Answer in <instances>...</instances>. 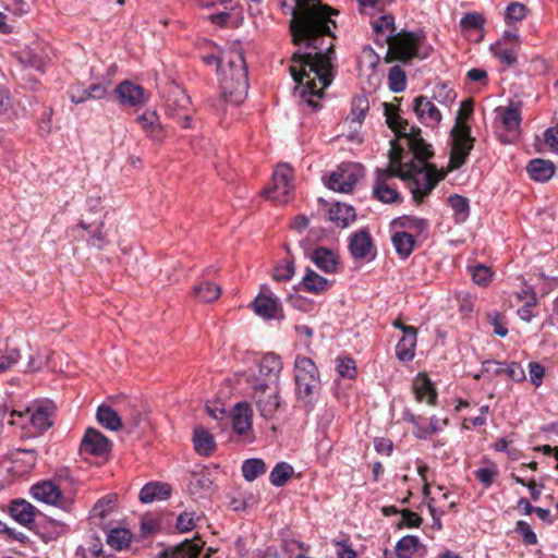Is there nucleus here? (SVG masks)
<instances>
[{
	"mask_svg": "<svg viewBox=\"0 0 558 558\" xmlns=\"http://www.w3.org/2000/svg\"><path fill=\"white\" fill-rule=\"evenodd\" d=\"M290 31L292 41L299 49L291 58L290 74L296 83L299 96L313 110L319 108L314 97L322 98L324 89L333 80L335 38L331 28L336 14L317 0H293Z\"/></svg>",
	"mask_w": 558,
	"mask_h": 558,
	"instance_id": "1",
	"label": "nucleus"
},
{
	"mask_svg": "<svg viewBox=\"0 0 558 558\" xmlns=\"http://www.w3.org/2000/svg\"><path fill=\"white\" fill-rule=\"evenodd\" d=\"M218 74L225 100L234 105L241 104L246 98L250 87L243 52L238 48L223 51Z\"/></svg>",
	"mask_w": 558,
	"mask_h": 558,
	"instance_id": "2",
	"label": "nucleus"
},
{
	"mask_svg": "<svg viewBox=\"0 0 558 558\" xmlns=\"http://www.w3.org/2000/svg\"><path fill=\"white\" fill-rule=\"evenodd\" d=\"M384 114L388 126L396 135L404 141V145L412 151V159L409 162H402L401 167L427 168V160L432 157L433 151L430 145L425 143L421 137V130L410 124L403 119L399 110L388 102H383Z\"/></svg>",
	"mask_w": 558,
	"mask_h": 558,
	"instance_id": "3",
	"label": "nucleus"
},
{
	"mask_svg": "<svg viewBox=\"0 0 558 558\" xmlns=\"http://www.w3.org/2000/svg\"><path fill=\"white\" fill-rule=\"evenodd\" d=\"M474 110V101L464 99L456 116V123L450 132L451 153L449 168L459 169L468 160L469 154L474 146V137L471 136V128L466 121L471 118Z\"/></svg>",
	"mask_w": 558,
	"mask_h": 558,
	"instance_id": "4",
	"label": "nucleus"
},
{
	"mask_svg": "<svg viewBox=\"0 0 558 558\" xmlns=\"http://www.w3.org/2000/svg\"><path fill=\"white\" fill-rule=\"evenodd\" d=\"M433 48L426 43L423 32H408L397 34L388 43L386 61L399 60L408 62L414 58L426 59L430 56Z\"/></svg>",
	"mask_w": 558,
	"mask_h": 558,
	"instance_id": "5",
	"label": "nucleus"
},
{
	"mask_svg": "<svg viewBox=\"0 0 558 558\" xmlns=\"http://www.w3.org/2000/svg\"><path fill=\"white\" fill-rule=\"evenodd\" d=\"M295 393L300 402L312 409L320 390V378L317 366L312 359L296 356L294 361Z\"/></svg>",
	"mask_w": 558,
	"mask_h": 558,
	"instance_id": "6",
	"label": "nucleus"
},
{
	"mask_svg": "<svg viewBox=\"0 0 558 558\" xmlns=\"http://www.w3.org/2000/svg\"><path fill=\"white\" fill-rule=\"evenodd\" d=\"M400 177L409 180V187L416 203L423 202L441 179L436 175L435 169H430V167H401Z\"/></svg>",
	"mask_w": 558,
	"mask_h": 558,
	"instance_id": "7",
	"label": "nucleus"
},
{
	"mask_svg": "<svg viewBox=\"0 0 558 558\" xmlns=\"http://www.w3.org/2000/svg\"><path fill=\"white\" fill-rule=\"evenodd\" d=\"M252 398L263 418H271L280 409L279 385H262V379H250Z\"/></svg>",
	"mask_w": 558,
	"mask_h": 558,
	"instance_id": "8",
	"label": "nucleus"
},
{
	"mask_svg": "<svg viewBox=\"0 0 558 558\" xmlns=\"http://www.w3.org/2000/svg\"><path fill=\"white\" fill-rule=\"evenodd\" d=\"M293 171L287 165L278 166L272 174V183L264 190L267 198L287 203L293 189Z\"/></svg>",
	"mask_w": 558,
	"mask_h": 558,
	"instance_id": "9",
	"label": "nucleus"
},
{
	"mask_svg": "<svg viewBox=\"0 0 558 558\" xmlns=\"http://www.w3.org/2000/svg\"><path fill=\"white\" fill-rule=\"evenodd\" d=\"M20 61L24 66L21 73V80L24 81L29 88H35L38 81L37 78H31L27 70L34 69L43 74L50 61L49 53L46 49L37 45L22 52Z\"/></svg>",
	"mask_w": 558,
	"mask_h": 558,
	"instance_id": "10",
	"label": "nucleus"
},
{
	"mask_svg": "<svg viewBox=\"0 0 558 558\" xmlns=\"http://www.w3.org/2000/svg\"><path fill=\"white\" fill-rule=\"evenodd\" d=\"M359 177L360 169L357 165L341 163L337 170L329 174L326 186L335 192L351 193L359 181Z\"/></svg>",
	"mask_w": 558,
	"mask_h": 558,
	"instance_id": "11",
	"label": "nucleus"
},
{
	"mask_svg": "<svg viewBox=\"0 0 558 558\" xmlns=\"http://www.w3.org/2000/svg\"><path fill=\"white\" fill-rule=\"evenodd\" d=\"M396 172L390 168L376 169V178L373 185V195L376 199L385 204L397 203L400 199L399 192L391 186L389 181L395 177Z\"/></svg>",
	"mask_w": 558,
	"mask_h": 558,
	"instance_id": "12",
	"label": "nucleus"
},
{
	"mask_svg": "<svg viewBox=\"0 0 558 558\" xmlns=\"http://www.w3.org/2000/svg\"><path fill=\"white\" fill-rule=\"evenodd\" d=\"M282 369V362L275 353L265 354L258 363V375L255 373L247 375L246 383L253 377L260 378L262 385H279V376Z\"/></svg>",
	"mask_w": 558,
	"mask_h": 558,
	"instance_id": "13",
	"label": "nucleus"
},
{
	"mask_svg": "<svg viewBox=\"0 0 558 558\" xmlns=\"http://www.w3.org/2000/svg\"><path fill=\"white\" fill-rule=\"evenodd\" d=\"M482 372L493 374L495 376L506 375L513 381L521 383L525 380V371L518 362H499L487 360L482 363Z\"/></svg>",
	"mask_w": 558,
	"mask_h": 558,
	"instance_id": "14",
	"label": "nucleus"
},
{
	"mask_svg": "<svg viewBox=\"0 0 558 558\" xmlns=\"http://www.w3.org/2000/svg\"><path fill=\"white\" fill-rule=\"evenodd\" d=\"M31 492L36 500L48 505L59 506L66 510L70 509L71 502L64 500L60 488L50 481L35 484Z\"/></svg>",
	"mask_w": 558,
	"mask_h": 558,
	"instance_id": "15",
	"label": "nucleus"
},
{
	"mask_svg": "<svg viewBox=\"0 0 558 558\" xmlns=\"http://www.w3.org/2000/svg\"><path fill=\"white\" fill-rule=\"evenodd\" d=\"M28 414L29 418H50L58 415V405L54 401L41 398L29 402L23 410H12L11 416L22 417Z\"/></svg>",
	"mask_w": 558,
	"mask_h": 558,
	"instance_id": "16",
	"label": "nucleus"
},
{
	"mask_svg": "<svg viewBox=\"0 0 558 558\" xmlns=\"http://www.w3.org/2000/svg\"><path fill=\"white\" fill-rule=\"evenodd\" d=\"M413 111L418 121L426 126L435 128L441 121V113L426 96H417L413 100Z\"/></svg>",
	"mask_w": 558,
	"mask_h": 558,
	"instance_id": "17",
	"label": "nucleus"
},
{
	"mask_svg": "<svg viewBox=\"0 0 558 558\" xmlns=\"http://www.w3.org/2000/svg\"><path fill=\"white\" fill-rule=\"evenodd\" d=\"M114 93L122 106L138 107L148 100L144 88L129 80L118 84Z\"/></svg>",
	"mask_w": 558,
	"mask_h": 558,
	"instance_id": "18",
	"label": "nucleus"
},
{
	"mask_svg": "<svg viewBox=\"0 0 558 558\" xmlns=\"http://www.w3.org/2000/svg\"><path fill=\"white\" fill-rule=\"evenodd\" d=\"M81 450L97 457H102L110 452V441L98 430L88 428L82 439Z\"/></svg>",
	"mask_w": 558,
	"mask_h": 558,
	"instance_id": "19",
	"label": "nucleus"
},
{
	"mask_svg": "<svg viewBox=\"0 0 558 558\" xmlns=\"http://www.w3.org/2000/svg\"><path fill=\"white\" fill-rule=\"evenodd\" d=\"M136 122L151 141L161 143L165 140L166 132L155 110H146L136 118Z\"/></svg>",
	"mask_w": 558,
	"mask_h": 558,
	"instance_id": "20",
	"label": "nucleus"
},
{
	"mask_svg": "<svg viewBox=\"0 0 558 558\" xmlns=\"http://www.w3.org/2000/svg\"><path fill=\"white\" fill-rule=\"evenodd\" d=\"M68 94L71 102L78 105L89 99H102L107 94V86L101 83L92 84L89 87L75 85L69 89Z\"/></svg>",
	"mask_w": 558,
	"mask_h": 558,
	"instance_id": "21",
	"label": "nucleus"
},
{
	"mask_svg": "<svg viewBox=\"0 0 558 558\" xmlns=\"http://www.w3.org/2000/svg\"><path fill=\"white\" fill-rule=\"evenodd\" d=\"M192 442L195 452L202 457H209L217 450L214 435L202 425L194 427Z\"/></svg>",
	"mask_w": 558,
	"mask_h": 558,
	"instance_id": "22",
	"label": "nucleus"
},
{
	"mask_svg": "<svg viewBox=\"0 0 558 558\" xmlns=\"http://www.w3.org/2000/svg\"><path fill=\"white\" fill-rule=\"evenodd\" d=\"M521 108V102L513 101H511L507 107L496 108L497 117L506 131L515 132L519 130L522 121Z\"/></svg>",
	"mask_w": 558,
	"mask_h": 558,
	"instance_id": "23",
	"label": "nucleus"
},
{
	"mask_svg": "<svg viewBox=\"0 0 558 558\" xmlns=\"http://www.w3.org/2000/svg\"><path fill=\"white\" fill-rule=\"evenodd\" d=\"M521 44L506 45L505 41H496L490 45L492 54L507 68H513L518 63V53Z\"/></svg>",
	"mask_w": 558,
	"mask_h": 558,
	"instance_id": "24",
	"label": "nucleus"
},
{
	"mask_svg": "<svg viewBox=\"0 0 558 558\" xmlns=\"http://www.w3.org/2000/svg\"><path fill=\"white\" fill-rule=\"evenodd\" d=\"M373 250V241L371 234L361 230L351 235L349 242V251L355 259L367 258Z\"/></svg>",
	"mask_w": 558,
	"mask_h": 558,
	"instance_id": "25",
	"label": "nucleus"
},
{
	"mask_svg": "<svg viewBox=\"0 0 558 558\" xmlns=\"http://www.w3.org/2000/svg\"><path fill=\"white\" fill-rule=\"evenodd\" d=\"M172 488L168 483L149 482L140 492L138 498L143 504L166 500L171 496Z\"/></svg>",
	"mask_w": 558,
	"mask_h": 558,
	"instance_id": "26",
	"label": "nucleus"
},
{
	"mask_svg": "<svg viewBox=\"0 0 558 558\" xmlns=\"http://www.w3.org/2000/svg\"><path fill=\"white\" fill-rule=\"evenodd\" d=\"M203 544L201 542L185 541L174 547L165 549L158 558H199Z\"/></svg>",
	"mask_w": 558,
	"mask_h": 558,
	"instance_id": "27",
	"label": "nucleus"
},
{
	"mask_svg": "<svg viewBox=\"0 0 558 558\" xmlns=\"http://www.w3.org/2000/svg\"><path fill=\"white\" fill-rule=\"evenodd\" d=\"M368 109L369 102L365 95H359L353 98L351 112L345 119V123L349 124L351 130L356 132L361 128Z\"/></svg>",
	"mask_w": 558,
	"mask_h": 558,
	"instance_id": "28",
	"label": "nucleus"
},
{
	"mask_svg": "<svg viewBox=\"0 0 558 558\" xmlns=\"http://www.w3.org/2000/svg\"><path fill=\"white\" fill-rule=\"evenodd\" d=\"M529 177L536 182H547L555 174V166L550 160L535 158L526 166Z\"/></svg>",
	"mask_w": 558,
	"mask_h": 558,
	"instance_id": "29",
	"label": "nucleus"
},
{
	"mask_svg": "<svg viewBox=\"0 0 558 558\" xmlns=\"http://www.w3.org/2000/svg\"><path fill=\"white\" fill-rule=\"evenodd\" d=\"M254 311L260 317L272 319L277 317V313L280 310L279 300L270 294L260 293L255 298L253 302Z\"/></svg>",
	"mask_w": 558,
	"mask_h": 558,
	"instance_id": "30",
	"label": "nucleus"
},
{
	"mask_svg": "<svg viewBox=\"0 0 558 558\" xmlns=\"http://www.w3.org/2000/svg\"><path fill=\"white\" fill-rule=\"evenodd\" d=\"M330 286V281L313 269L307 268L302 281L299 283V289L312 294H322L326 292Z\"/></svg>",
	"mask_w": 558,
	"mask_h": 558,
	"instance_id": "31",
	"label": "nucleus"
},
{
	"mask_svg": "<svg viewBox=\"0 0 558 558\" xmlns=\"http://www.w3.org/2000/svg\"><path fill=\"white\" fill-rule=\"evenodd\" d=\"M413 391L417 401L426 402L427 404H433L437 397L433 383L424 373H420L415 377L413 381Z\"/></svg>",
	"mask_w": 558,
	"mask_h": 558,
	"instance_id": "32",
	"label": "nucleus"
},
{
	"mask_svg": "<svg viewBox=\"0 0 558 558\" xmlns=\"http://www.w3.org/2000/svg\"><path fill=\"white\" fill-rule=\"evenodd\" d=\"M312 262L323 271L335 274L338 271L339 260L336 254L324 246H319L313 251Z\"/></svg>",
	"mask_w": 558,
	"mask_h": 558,
	"instance_id": "33",
	"label": "nucleus"
},
{
	"mask_svg": "<svg viewBox=\"0 0 558 558\" xmlns=\"http://www.w3.org/2000/svg\"><path fill=\"white\" fill-rule=\"evenodd\" d=\"M10 513L15 521L28 526L34 522L38 510L31 502L24 499H17L11 502Z\"/></svg>",
	"mask_w": 558,
	"mask_h": 558,
	"instance_id": "34",
	"label": "nucleus"
},
{
	"mask_svg": "<svg viewBox=\"0 0 558 558\" xmlns=\"http://www.w3.org/2000/svg\"><path fill=\"white\" fill-rule=\"evenodd\" d=\"M417 340L416 328H409L407 335H402L396 345V355L401 362H410L415 355Z\"/></svg>",
	"mask_w": 558,
	"mask_h": 558,
	"instance_id": "35",
	"label": "nucleus"
},
{
	"mask_svg": "<svg viewBox=\"0 0 558 558\" xmlns=\"http://www.w3.org/2000/svg\"><path fill=\"white\" fill-rule=\"evenodd\" d=\"M391 226L399 231H408L414 236L425 232L428 228V221L414 216H401L392 220Z\"/></svg>",
	"mask_w": 558,
	"mask_h": 558,
	"instance_id": "36",
	"label": "nucleus"
},
{
	"mask_svg": "<svg viewBox=\"0 0 558 558\" xmlns=\"http://www.w3.org/2000/svg\"><path fill=\"white\" fill-rule=\"evenodd\" d=\"M116 504V494H108L101 497L90 510V520L96 524H101L102 520L114 511Z\"/></svg>",
	"mask_w": 558,
	"mask_h": 558,
	"instance_id": "37",
	"label": "nucleus"
},
{
	"mask_svg": "<svg viewBox=\"0 0 558 558\" xmlns=\"http://www.w3.org/2000/svg\"><path fill=\"white\" fill-rule=\"evenodd\" d=\"M391 236V242L393 244V247L397 252V254L402 258H408L414 248V235L408 231H399L395 229Z\"/></svg>",
	"mask_w": 558,
	"mask_h": 558,
	"instance_id": "38",
	"label": "nucleus"
},
{
	"mask_svg": "<svg viewBox=\"0 0 558 558\" xmlns=\"http://www.w3.org/2000/svg\"><path fill=\"white\" fill-rule=\"evenodd\" d=\"M448 205L452 209V217L456 223H463L470 216V202L466 197L452 194L447 199Z\"/></svg>",
	"mask_w": 558,
	"mask_h": 558,
	"instance_id": "39",
	"label": "nucleus"
},
{
	"mask_svg": "<svg viewBox=\"0 0 558 558\" xmlns=\"http://www.w3.org/2000/svg\"><path fill=\"white\" fill-rule=\"evenodd\" d=\"M329 219L338 227L345 228L355 219V210L347 204H336L329 209Z\"/></svg>",
	"mask_w": 558,
	"mask_h": 558,
	"instance_id": "40",
	"label": "nucleus"
},
{
	"mask_svg": "<svg viewBox=\"0 0 558 558\" xmlns=\"http://www.w3.org/2000/svg\"><path fill=\"white\" fill-rule=\"evenodd\" d=\"M213 483L214 482L208 472L193 471L191 473L189 489L192 495L202 496L203 494L208 493L211 489Z\"/></svg>",
	"mask_w": 558,
	"mask_h": 558,
	"instance_id": "41",
	"label": "nucleus"
},
{
	"mask_svg": "<svg viewBox=\"0 0 558 558\" xmlns=\"http://www.w3.org/2000/svg\"><path fill=\"white\" fill-rule=\"evenodd\" d=\"M448 421H411L412 433L420 439H427L440 430Z\"/></svg>",
	"mask_w": 558,
	"mask_h": 558,
	"instance_id": "42",
	"label": "nucleus"
},
{
	"mask_svg": "<svg viewBox=\"0 0 558 558\" xmlns=\"http://www.w3.org/2000/svg\"><path fill=\"white\" fill-rule=\"evenodd\" d=\"M53 421H24L21 427V438L31 439L43 435L52 426Z\"/></svg>",
	"mask_w": 558,
	"mask_h": 558,
	"instance_id": "43",
	"label": "nucleus"
},
{
	"mask_svg": "<svg viewBox=\"0 0 558 558\" xmlns=\"http://www.w3.org/2000/svg\"><path fill=\"white\" fill-rule=\"evenodd\" d=\"M193 292L201 302L208 303L216 301L220 296L221 288L214 282L204 281L196 284Z\"/></svg>",
	"mask_w": 558,
	"mask_h": 558,
	"instance_id": "44",
	"label": "nucleus"
},
{
	"mask_svg": "<svg viewBox=\"0 0 558 558\" xmlns=\"http://www.w3.org/2000/svg\"><path fill=\"white\" fill-rule=\"evenodd\" d=\"M191 105L190 97L186 93L180 88H175L172 94L166 100V108L169 112H172L174 117V112L179 111H187Z\"/></svg>",
	"mask_w": 558,
	"mask_h": 558,
	"instance_id": "45",
	"label": "nucleus"
},
{
	"mask_svg": "<svg viewBox=\"0 0 558 558\" xmlns=\"http://www.w3.org/2000/svg\"><path fill=\"white\" fill-rule=\"evenodd\" d=\"M132 539V534L129 530L122 527L112 529L107 535V544L117 550L126 548Z\"/></svg>",
	"mask_w": 558,
	"mask_h": 558,
	"instance_id": "46",
	"label": "nucleus"
},
{
	"mask_svg": "<svg viewBox=\"0 0 558 558\" xmlns=\"http://www.w3.org/2000/svg\"><path fill=\"white\" fill-rule=\"evenodd\" d=\"M293 468L287 462H280L275 465L272 471L269 475L270 483L276 486L280 487L283 486L287 481L293 475Z\"/></svg>",
	"mask_w": 558,
	"mask_h": 558,
	"instance_id": "47",
	"label": "nucleus"
},
{
	"mask_svg": "<svg viewBox=\"0 0 558 558\" xmlns=\"http://www.w3.org/2000/svg\"><path fill=\"white\" fill-rule=\"evenodd\" d=\"M266 472V464L262 459H247L242 464V474L243 477L248 481L253 482L256 480L259 475L264 474Z\"/></svg>",
	"mask_w": 558,
	"mask_h": 558,
	"instance_id": "48",
	"label": "nucleus"
},
{
	"mask_svg": "<svg viewBox=\"0 0 558 558\" xmlns=\"http://www.w3.org/2000/svg\"><path fill=\"white\" fill-rule=\"evenodd\" d=\"M374 32L385 36V40L389 43L395 36V19L392 15H381L373 24Z\"/></svg>",
	"mask_w": 558,
	"mask_h": 558,
	"instance_id": "49",
	"label": "nucleus"
},
{
	"mask_svg": "<svg viewBox=\"0 0 558 558\" xmlns=\"http://www.w3.org/2000/svg\"><path fill=\"white\" fill-rule=\"evenodd\" d=\"M379 56L374 51V49L369 46H366L362 49L361 54L357 60V64L360 70H367L371 73H375L377 65L379 63Z\"/></svg>",
	"mask_w": 558,
	"mask_h": 558,
	"instance_id": "50",
	"label": "nucleus"
},
{
	"mask_svg": "<svg viewBox=\"0 0 558 558\" xmlns=\"http://www.w3.org/2000/svg\"><path fill=\"white\" fill-rule=\"evenodd\" d=\"M389 88L393 93H401L407 87L404 71L399 65H393L388 72Z\"/></svg>",
	"mask_w": 558,
	"mask_h": 558,
	"instance_id": "51",
	"label": "nucleus"
},
{
	"mask_svg": "<svg viewBox=\"0 0 558 558\" xmlns=\"http://www.w3.org/2000/svg\"><path fill=\"white\" fill-rule=\"evenodd\" d=\"M420 546V539L413 535H407L398 541L396 549L401 558H412Z\"/></svg>",
	"mask_w": 558,
	"mask_h": 558,
	"instance_id": "52",
	"label": "nucleus"
},
{
	"mask_svg": "<svg viewBox=\"0 0 558 558\" xmlns=\"http://www.w3.org/2000/svg\"><path fill=\"white\" fill-rule=\"evenodd\" d=\"M527 8L521 2H511L506 8L505 22L510 25L513 22H521L525 19Z\"/></svg>",
	"mask_w": 558,
	"mask_h": 558,
	"instance_id": "53",
	"label": "nucleus"
},
{
	"mask_svg": "<svg viewBox=\"0 0 558 558\" xmlns=\"http://www.w3.org/2000/svg\"><path fill=\"white\" fill-rule=\"evenodd\" d=\"M456 97V92L448 84L441 83L434 87V98L441 105H452Z\"/></svg>",
	"mask_w": 558,
	"mask_h": 558,
	"instance_id": "54",
	"label": "nucleus"
},
{
	"mask_svg": "<svg viewBox=\"0 0 558 558\" xmlns=\"http://www.w3.org/2000/svg\"><path fill=\"white\" fill-rule=\"evenodd\" d=\"M21 359V353L17 348L7 347L4 350H0V373L5 372Z\"/></svg>",
	"mask_w": 558,
	"mask_h": 558,
	"instance_id": "55",
	"label": "nucleus"
},
{
	"mask_svg": "<svg viewBox=\"0 0 558 558\" xmlns=\"http://www.w3.org/2000/svg\"><path fill=\"white\" fill-rule=\"evenodd\" d=\"M485 19L481 13H466L460 20V26L463 31H480L484 27Z\"/></svg>",
	"mask_w": 558,
	"mask_h": 558,
	"instance_id": "56",
	"label": "nucleus"
},
{
	"mask_svg": "<svg viewBox=\"0 0 558 558\" xmlns=\"http://www.w3.org/2000/svg\"><path fill=\"white\" fill-rule=\"evenodd\" d=\"M2 9L9 15L21 16L28 11L25 0H1Z\"/></svg>",
	"mask_w": 558,
	"mask_h": 558,
	"instance_id": "57",
	"label": "nucleus"
},
{
	"mask_svg": "<svg viewBox=\"0 0 558 558\" xmlns=\"http://www.w3.org/2000/svg\"><path fill=\"white\" fill-rule=\"evenodd\" d=\"M337 371L341 377L353 379L356 376L355 362L351 357H339Z\"/></svg>",
	"mask_w": 558,
	"mask_h": 558,
	"instance_id": "58",
	"label": "nucleus"
},
{
	"mask_svg": "<svg viewBox=\"0 0 558 558\" xmlns=\"http://www.w3.org/2000/svg\"><path fill=\"white\" fill-rule=\"evenodd\" d=\"M498 474L496 464H492L487 468H480L474 472L475 477L486 487H490L494 482V477Z\"/></svg>",
	"mask_w": 558,
	"mask_h": 558,
	"instance_id": "59",
	"label": "nucleus"
},
{
	"mask_svg": "<svg viewBox=\"0 0 558 558\" xmlns=\"http://www.w3.org/2000/svg\"><path fill=\"white\" fill-rule=\"evenodd\" d=\"M493 272L489 267L478 264L472 269V280L478 286H486L492 280Z\"/></svg>",
	"mask_w": 558,
	"mask_h": 558,
	"instance_id": "60",
	"label": "nucleus"
},
{
	"mask_svg": "<svg viewBox=\"0 0 558 558\" xmlns=\"http://www.w3.org/2000/svg\"><path fill=\"white\" fill-rule=\"evenodd\" d=\"M515 531L522 536L524 544L526 545H535L537 544V536L531 529L530 524L525 521H518L515 525Z\"/></svg>",
	"mask_w": 558,
	"mask_h": 558,
	"instance_id": "61",
	"label": "nucleus"
},
{
	"mask_svg": "<svg viewBox=\"0 0 558 558\" xmlns=\"http://www.w3.org/2000/svg\"><path fill=\"white\" fill-rule=\"evenodd\" d=\"M253 417V410L251 404L247 401H240L236 402L231 410L230 415L228 418H252Z\"/></svg>",
	"mask_w": 558,
	"mask_h": 558,
	"instance_id": "62",
	"label": "nucleus"
},
{
	"mask_svg": "<svg viewBox=\"0 0 558 558\" xmlns=\"http://www.w3.org/2000/svg\"><path fill=\"white\" fill-rule=\"evenodd\" d=\"M294 275V264L292 260H286L275 268L274 279L277 281H289Z\"/></svg>",
	"mask_w": 558,
	"mask_h": 558,
	"instance_id": "63",
	"label": "nucleus"
},
{
	"mask_svg": "<svg viewBox=\"0 0 558 558\" xmlns=\"http://www.w3.org/2000/svg\"><path fill=\"white\" fill-rule=\"evenodd\" d=\"M196 519L194 512H183L178 517L175 526L180 532H189L195 527Z\"/></svg>",
	"mask_w": 558,
	"mask_h": 558,
	"instance_id": "64",
	"label": "nucleus"
}]
</instances>
